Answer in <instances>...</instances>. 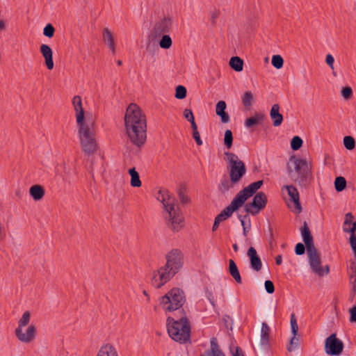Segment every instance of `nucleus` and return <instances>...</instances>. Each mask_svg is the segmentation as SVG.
I'll use <instances>...</instances> for the list:
<instances>
[{"label": "nucleus", "instance_id": "obj_63", "mask_svg": "<svg viewBox=\"0 0 356 356\" xmlns=\"http://www.w3.org/2000/svg\"><path fill=\"white\" fill-rule=\"evenodd\" d=\"M117 63H118V65H122V61L119 60H118Z\"/></svg>", "mask_w": 356, "mask_h": 356}, {"label": "nucleus", "instance_id": "obj_53", "mask_svg": "<svg viewBox=\"0 0 356 356\" xmlns=\"http://www.w3.org/2000/svg\"><path fill=\"white\" fill-rule=\"evenodd\" d=\"M350 243L351 248H356V234H355V232H352V233H350Z\"/></svg>", "mask_w": 356, "mask_h": 356}, {"label": "nucleus", "instance_id": "obj_56", "mask_svg": "<svg viewBox=\"0 0 356 356\" xmlns=\"http://www.w3.org/2000/svg\"><path fill=\"white\" fill-rule=\"evenodd\" d=\"M233 356H243L241 350L239 348H236V352L233 353Z\"/></svg>", "mask_w": 356, "mask_h": 356}, {"label": "nucleus", "instance_id": "obj_42", "mask_svg": "<svg viewBox=\"0 0 356 356\" xmlns=\"http://www.w3.org/2000/svg\"><path fill=\"white\" fill-rule=\"evenodd\" d=\"M54 31L55 29L54 26L51 24H49L44 28L43 34L46 37L52 38L54 36Z\"/></svg>", "mask_w": 356, "mask_h": 356}, {"label": "nucleus", "instance_id": "obj_43", "mask_svg": "<svg viewBox=\"0 0 356 356\" xmlns=\"http://www.w3.org/2000/svg\"><path fill=\"white\" fill-rule=\"evenodd\" d=\"M291 327L293 335H297L298 332V325L294 314H292L291 317Z\"/></svg>", "mask_w": 356, "mask_h": 356}, {"label": "nucleus", "instance_id": "obj_24", "mask_svg": "<svg viewBox=\"0 0 356 356\" xmlns=\"http://www.w3.org/2000/svg\"><path fill=\"white\" fill-rule=\"evenodd\" d=\"M227 108V104L225 101H219L216 106V115L220 118L221 122L222 123H227L229 122V116L225 112V109Z\"/></svg>", "mask_w": 356, "mask_h": 356}, {"label": "nucleus", "instance_id": "obj_61", "mask_svg": "<svg viewBox=\"0 0 356 356\" xmlns=\"http://www.w3.org/2000/svg\"><path fill=\"white\" fill-rule=\"evenodd\" d=\"M353 249V251L354 252V254H355V259H356V247L355 248H352Z\"/></svg>", "mask_w": 356, "mask_h": 356}, {"label": "nucleus", "instance_id": "obj_9", "mask_svg": "<svg viewBox=\"0 0 356 356\" xmlns=\"http://www.w3.org/2000/svg\"><path fill=\"white\" fill-rule=\"evenodd\" d=\"M225 154L231 181L234 184L238 183L246 172L245 165L234 153L226 152Z\"/></svg>", "mask_w": 356, "mask_h": 356}, {"label": "nucleus", "instance_id": "obj_41", "mask_svg": "<svg viewBox=\"0 0 356 356\" xmlns=\"http://www.w3.org/2000/svg\"><path fill=\"white\" fill-rule=\"evenodd\" d=\"M186 96V89L184 86H178L176 88L175 97L179 99H182Z\"/></svg>", "mask_w": 356, "mask_h": 356}, {"label": "nucleus", "instance_id": "obj_8", "mask_svg": "<svg viewBox=\"0 0 356 356\" xmlns=\"http://www.w3.org/2000/svg\"><path fill=\"white\" fill-rule=\"evenodd\" d=\"M185 301L184 293L179 288H172L159 300V305L165 312L179 310Z\"/></svg>", "mask_w": 356, "mask_h": 356}, {"label": "nucleus", "instance_id": "obj_21", "mask_svg": "<svg viewBox=\"0 0 356 356\" xmlns=\"http://www.w3.org/2000/svg\"><path fill=\"white\" fill-rule=\"evenodd\" d=\"M102 40L113 54L115 52V42L113 33L108 28H104L102 32Z\"/></svg>", "mask_w": 356, "mask_h": 356}, {"label": "nucleus", "instance_id": "obj_57", "mask_svg": "<svg viewBox=\"0 0 356 356\" xmlns=\"http://www.w3.org/2000/svg\"><path fill=\"white\" fill-rule=\"evenodd\" d=\"M6 29V24L3 20H0V31H3Z\"/></svg>", "mask_w": 356, "mask_h": 356}, {"label": "nucleus", "instance_id": "obj_50", "mask_svg": "<svg viewBox=\"0 0 356 356\" xmlns=\"http://www.w3.org/2000/svg\"><path fill=\"white\" fill-rule=\"evenodd\" d=\"M350 321L356 323V307H353L350 309Z\"/></svg>", "mask_w": 356, "mask_h": 356}, {"label": "nucleus", "instance_id": "obj_59", "mask_svg": "<svg viewBox=\"0 0 356 356\" xmlns=\"http://www.w3.org/2000/svg\"><path fill=\"white\" fill-rule=\"evenodd\" d=\"M239 219H240V221L241 222V225H243V227H245V222L243 220V219L242 218V216H238Z\"/></svg>", "mask_w": 356, "mask_h": 356}, {"label": "nucleus", "instance_id": "obj_27", "mask_svg": "<svg viewBox=\"0 0 356 356\" xmlns=\"http://www.w3.org/2000/svg\"><path fill=\"white\" fill-rule=\"evenodd\" d=\"M264 119V114L257 113H255L252 117L247 118L245 121V125L246 127L250 128L261 123Z\"/></svg>", "mask_w": 356, "mask_h": 356}, {"label": "nucleus", "instance_id": "obj_35", "mask_svg": "<svg viewBox=\"0 0 356 356\" xmlns=\"http://www.w3.org/2000/svg\"><path fill=\"white\" fill-rule=\"evenodd\" d=\"M271 63L276 69H280L283 67L284 59L280 55H274L272 57Z\"/></svg>", "mask_w": 356, "mask_h": 356}, {"label": "nucleus", "instance_id": "obj_14", "mask_svg": "<svg viewBox=\"0 0 356 356\" xmlns=\"http://www.w3.org/2000/svg\"><path fill=\"white\" fill-rule=\"evenodd\" d=\"M267 203V197L264 193H258L253 198L252 202L245 204V209L248 213L257 214L260 210L264 209Z\"/></svg>", "mask_w": 356, "mask_h": 356}, {"label": "nucleus", "instance_id": "obj_1", "mask_svg": "<svg viewBox=\"0 0 356 356\" xmlns=\"http://www.w3.org/2000/svg\"><path fill=\"white\" fill-rule=\"evenodd\" d=\"M126 134L130 142L137 146H142L147 138V120L145 115L136 104H131L124 115Z\"/></svg>", "mask_w": 356, "mask_h": 356}, {"label": "nucleus", "instance_id": "obj_23", "mask_svg": "<svg viewBox=\"0 0 356 356\" xmlns=\"http://www.w3.org/2000/svg\"><path fill=\"white\" fill-rule=\"evenodd\" d=\"M280 107L279 104H275L273 105L270 111V117L273 121V124L275 127H279L283 122V116L280 113Z\"/></svg>", "mask_w": 356, "mask_h": 356}, {"label": "nucleus", "instance_id": "obj_64", "mask_svg": "<svg viewBox=\"0 0 356 356\" xmlns=\"http://www.w3.org/2000/svg\"><path fill=\"white\" fill-rule=\"evenodd\" d=\"M211 305H214V303L213 301H211Z\"/></svg>", "mask_w": 356, "mask_h": 356}, {"label": "nucleus", "instance_id": "obj_46", "mask_svg": "<svg viewBox=\"0 0 356 356\" xmlns=\"http://www.w3.org/2000/svg\"><path fill=\"white\" fill-rule=\"evenodd\" d=\"M350 268L351 270V273L350 275V280H353V283H356V264L353 262L350 264Z\"/></svg>", "mask_w": 356, "mask_h": 356}, {"label": "nucleus", "instance_id": "obj_6", "mask_svg": "<svg viewBox=\"0 0 356 356\" xmlns=\"http://www.w3.org/2000/svg\"><path fill=\"white\" fill-rule=\"evenodd\" d=\"M31 313L26 311L17 322V326L15 330V334L17 339L22 343H29L32 342L37 333V328L35 325H29L31 321Z\"/></svg>", "mask_w": 356, "mask_h": 356}, {"label": "nucleus", "instance_id": "obj_7", "mask_svg": "<svg viewBox=\"0 0 356 356\" xmlns=\"http://www.w3.org/2000/svg\"><path fill=\"white\" fill-rule=\"evenodd\" d=\"M311 166L305 159L291 156L287 163V172L290 178L298 182L304 181L309 175Z\"/></svg>", "mask_w": 356, "mask_h": 356}, {"label": "nucleus", "instance_id": "obj_15", "mask_svg": "<svg viewBox=\"0 0 356 356\" xmlns=\"http://www.w3.org/2000/svg\"><path fill=\"white\" fill-rule=\"evenodd\" d=\"M343 349V342L337 338L336 334H332L325 339V350L330 355H339Z\"/></svg>", "mask_w": 356, "mask_h": 356}, {"label": "nucleus", "instance_id": "obj_12", "mask_svg": "<svg viewBox=\"0 0 356 356\" xmlns=\"http://www.w3.org/2000/svg\"><path fill=\"white\" fill-rule=\"evenodd\" d=\"M309 258V263L313 272L316 273L318 276L322 277L328 274L329 267L326 266L323 268L321 265L320 254L316 249L307 251Z\"/></svg>", "mask_w": 356, "mask_h": 356}, {"label": "nucleus", "instance_id": "obj_31", "mask_svg": "<svg viewBox=\"0 0 356 356\" xmlns=\"http://www.w3.org/2000/svg\"><path fill=\"white\" fill-rule=\"evenodd\" d=\"M229 65L235 71L241 72L243 70V60L238 56L232 57L229 60Z\"/></svg>", "mask_w": 356, "mask_h": 356}, {"label": "nucleus", "instance_id": "obj_38", "mask_svg": "<svg viewBox=\"0 0 356 356\" xmlns=\"http://www.w3.org/2000/svg\"><path fill=\"white\" fill-rule=\"evenodd\" d=\"M234 183H232L230 181L227 180V179H225L223 181H222V182L220 183V184L219 185V191L223 193L227 192L232 187V184Z\"/></svg>", "mask_w": 356, "mask_h": 356}, {"label": "nucleus", "instance_id": "obj_54", "mask_svg": "<svg viewBox=\"0 0 356 356\" xmlns=\"http://www.w3.org/2000/svg\"><path fill=\"white\" fill-rule=\"evenodd\" d=\"M191 124V128L193 129V131H197V126L195 122V119L193 120L192 121H189Z\"/></svg>", "mask_w": 356, "mask_h": 356}, {"label": "nucleus", "instance_id": "obj_19", "mask_svg": "<svg viewBox=\"0 0 356 356\" xmlns=\"http://www.w3.org/2000/svg\"><path fill=\"white\" fill-rule=\"evenodd\" d=\"M247 254L250 259L251 268L257 272L261 270L262 268V263L255 248L250 247L248 250Z\"/></svg>", "mask_w": 356, "mask_h": 356}, {"label": "nucleus", "instance_id": "obj_49", "mask_svg": "<svg viewBox=\"0 0 356 356\" xmlns=\"http://www.w3.org/2000/svg\"><path fill=\"white\" fill-rule=\"evenodd\" d=\"M179 199H180V201L183 203V204H186L189 202V198L183 192V191H179Z\"/></svg>", "mask_w": 356, "mask_h": 356}, {"label": "nucleus", "instance_id": "obj_44", "mask_svg": "<svg viewBox=\"0 0 356 356\" xmlns=\"http://www.w3.org/2000/svg\"><path fill=\"white\" fill-rule=\"evenodd\" d=\"M325 63L332 70L333 74L335 75V73L334 72V58L331 54H328L326 55Z\"/></svg>", "mask_w": 356, "mask_h": 356}, {"label": "nucleus", "instance_id": "obj_2", "mask_svg": "<svg viewBox=\"0 0 356 356\" xmlns=\"http://www.w3.org/2000/svg\"><path fill=\"white\" fill-rule=\"evenodd\" d=\"M156 198L163 206L164 218L168 227L173 232H179L184 227V217L179 207L175 205V197L168 190L161 189Z\"/></svg>", "mask_w": 356, "mask_h": 356}, {"label": "nucleus", "instance_id": "obj_17", "mask_svg": "<svg viewBox=\"0 0 356 356\" xmlns=\"http://www.w3.org/2000/svg\"><path fill=\"white\" fill-rule=\"evenodd\" d=\"M75 112L76 121L77 124L86 122L84 121V110L82 104V99L79 95H76L72 101Z\"/></svg>", "mask_w": 356, "mask_h": 356}, {"label": "nucleus", "instance_id": "obj_29", "mask_svg": "<svg viewBox=\"0 0 356 356\" xmlns=\"http://www.w3.org/2000/svg\"><path fill=\"white\" fill-rule=\"evenodd\" d=\"M229 272L231 276L238 284H241L242 282L241 277L239 273L238 267L232 259H229Z\"/></svg>", "mask_w": 356, "mask_h": 356}, {"label": "nucleus", "instance_id": "obj_48", "mask_svg": "<svg viewBox=\"0 0 356 356\" xmlns=\"http://www.w3.org/2000/svg\"><path fill=\"white\" fill-rule=\"evenodd\" d=\"M184 116L188 121H192L193 120L195 119L192 111L188 108H186L184 111Z\"/></svg>", "mask_w": 356, "mask_h": 356}, {"label": "nucleus", "instance_id": "obj_60", "mask_svg": "<svg viewBox=\"0 0 356 356\" xmlns=\"http://www.w3.org/2000/svg\"><path fill=\"white\" fill-rule=\"evenodd\" d=\"M233 249H234V250L235 252H237V251L238 250V245H237V244H236V243H234V244L233 245Z\"/></svg>", "mask_w": 356, "mask_h": 356}, {"label": "nucleus", "instance_id": "obj_51", "mask_svg": "<svg viewBox=\"0 0 356 356\" xmlns=\"http://www.w3.org/2000/svg\"><path fill=\"white\" fill-rule=\"evenodd\" d=\"M193 137L198 145H201L202 144L198 131H193Z\"/></svg>", "mask_w": 356, "mask_h": 356}, {"label": "nucleus", "instance_id": "obj_36", "mask_svg": "<svg viewBox=\"0 0 356 356\" xmlns=\"http://www.w3.org/2000/svg\"><path fill=\"white\" fill-rule=\"evenodd\" d=\"M233 136L230 130H226L225 132L224 144L227 149H230L232 146Z\"/></svg>", "mask_w": 356, "mask_h": 356}, {"label": "nucleus", "instance_id": "obj_30", "mask_svg": "<svg viewBox=\"0 0 356 356\" xmlns=\"http://www.w3.org/2000/svg\"><path fill=\"white\" fill-rule=\"evenodd\" d=\"M129 174L131 176L130 184L132 187H140L141 181L140 179L139 174L136 170L135 168L129 170Z\"/></svg>", "mask_w": 356, "mask_h": 356}, {"label": "nucleus", "instance_id": "obj_39", "mask_svg": "<svg viewBox=\"0 0 356 356\" xmlns=\"http://www.w3.org/2000/svg\"><path fill=\"white\" fill-rule=\"evenodd\" d=\"M341 95L345 100L351 99L353 97V90L351 87H343L341 90Z\"/></svg>", "mask_w": 356, "mask_h": 356}, {"label": "nucleus", "instance_id": "obj_33", "mask_svg": "<svg viewBox=\"0 0 356 356\" xmlns=\"http://www.w3.org/2000/svg\"><path fill=\"white\" fill-rule=\"evenodd\" d=\"M253 101V95L250 91H246L242 97V102L245 107L250 108Z\"/></svg>", "mask_w": 356, "mask_h": 356}, {"label": "nucleus", "instance_id": "obj_45", "mask_svg": "<svg viewBox=\"0 0 356 356\" xmlns=\"http://www.w3.org/2000/svg\"><path fill=\"white\" fill-rule=\"evenodd\" d=\"M265 289L268 293H273L275 291L273 283L270 280H266L264 283Z\"/></svg>", "mask_w": 356, "mask_h": 356}, {"label": "nucleus", "instance_id": "obj_62", "mask_svg": "<svg viewBox=\"0 0 356 356\" xmlns=\"http://www.w3.org/2000/svg\"><path fill=\"white\" fill-rule=\"evenodd\" d=\"M243 234L244 235H246L247 234V229H246V227H243Z\"/></svg>", "mask_w": 356, "mask_h": 356}, {"label": "nucleus", "instance_id": "obj_5", "mask_svg": "<svg viewBox=\"0 0 356 356\" xmlns=\"http://www.w3.org/2000/svg\"><path fill=\"white\" fill-rule=\"evenodd\" d=\"M77 125L82 151L88 156L93 155L98 149L94 123L86 122Z\"/></svg>", "mask_w": 356, "mask_h": 356}, {"label": "nucleus", "instance_id": "obj_4", "mask_svg": "<svg viewBox=\"0 0 356 356\" xmlns=\"http://www.w3.org/2000/svg\"><path fill=\"white\" fill-rule=\"evenodd\" d=\"M166 325L169 336L174 341L183 343L189 340L191 327L185 315L178 319L168 316Z\"/></svg>", "mask_w": 356, "mask_h": 356}, {"label": "nucleus", "instance_id": "obj_13", "mask_svg": "<svg viewBox=\"0 0 356 356\" xmlns=\"http://www.w3.org/2000/svg\"><path fill=\"white\" fill-rule=\"evenodd\" d=\"M171 26V18L165 17L161 19L154 24L149 33V38L151 40H156L158 38H160L162 35L166 34L170 31Z\"/></svg>", "mask_w": 356, "mask_h": 356}, {"label": "nucleus", "instance_id": "obj_28", "mask_svg": "<svg viewBox=\"0 0 356 356\" xmlns=\"http://www.w3.org/2000/svg\"><path fill=\"white\" fill-rule=\"evenodd\" d=\"M97 356H118V355L113 346L110 344H106L99 348Z\"/></svg>", "mask_w": 356, "mask_h": 356}, {"label": "nucleus", "instance_id": "obj_32", "mask_svg": "<svg viewBox=\"0 0 356 356\" xmlns=\"http://www.w3.org/2000/svg\"><path fill=\"white\" fill-rule=\"evenodd\" d=\"M159 41V46L161 49H168L172 44V40L169 35L164 34Z\"/></svg>", "mask_w": 356, "mask_h": 356}, {"label": "nucleus", "instance_id": "obj_55", "mask_svg": "<svg viewBox=\"0 0 356 356\" xmlns=\"http://www.w3.org/2000/svg\"><path fill=\"white\" fill-rule=\"evenodd\" d=\"M282 259L281 255H277L275 257V263L277 265H280L282 264Z\"/></svg>", "mask_w": 356, "mask_h": 356}, {"label": "nucleus", "instance_id": "obj_52", "mask_svg": "<svg viewBox=\"0 0 356 356\" xmlns=\"http://www.w3.org/2000/svg\"><path fill=\"white\" fill-rule=\"evenodd\" d=\"M298 343V339L296 337V335H293L290 340V346L288 347V350L291 351L293 350V346L297 345Z\"/></svg>", "mask_w": 356, "mask_h": 356}, {"label": "nucleus", "instance_id": "obj_58", "mask_svg": "<svg viewBox=\"0 0 356 356\" xmlns=\"http://www.w3.org/2000/svg\"><path fill=\"white\" fill-rule=\"evenodd\" d=\"M143 294L145 295V296L147 297V300L149 302L150 298H149V296L148 295V293H147L146 291H143Z\"/></svg>", "mask_w": 356, "mask_h": 356}, {"label": "nucleus", "instance_id": "obj_25", "mask_svg": "<svg viewBox=\"0 0 356 356\" xmlns=\"http://www.w3.org/2000/svg\"><path fill=\"white\" fill-rule=\"evenodd\" d=\"M29 194L35 201H39L43 198L45 191L42 186L35 184L29 188Z\"/></svg>", "mask_w": 356, "mask_h": 356}, {"label": "nucleus", "instance_id": "obj_20", "mask_svg": "<svg viewBox=\"0 0 356 356\" xmlns=\"http://www.w3.org/2000/svg\"><path fill=\"white\" fill-rule=\"evenodd\" d=\"M40 53L45 60V65L48 70L54 68L53 52L50 47L47 44H42L40 47Z\"/></svg>", "mask_w": 356, "mask_h": 356}, {"label": "nucleus", "instance_id": "obj_34", "mask_svg": "<svg viewBox=\"0 0 356 356\" xmlns=\"http://www.w3.org/2000/svg\"><path fill=\"white\" fill-rule=\"evenodd\" d=\"M346 186V181L343 177H338L334 181V187L336 191L340 192L345 189Z\"/></svg>", "mask_w": 356, "mask_h": 356}, {"label": "nucleus", "instance_id": "obj_37", "mask_svg": "<svg viewBox=\"0 0 356 356\" xmlns=\"http://www.w3.org/2000/svg\"><path fill=\"white\" fill-rule=\"evenodd\" d=\"M343 145L348 150H352L355 147V139L352 136H345L343 138Z\"/></svg>", "mask_w": 356, "mask_h": 356}, {"label": "nucleus", "instance_id": "obj_47", "mask_svg": "<svg viewBox=\"0 0 356 356\" xmlns=\"http://www.w3.org/2000/svg\"><path fill=\"white\" fill-rule=\"evenodd\" d=\"M305 247L302 243H299L296 245L295 252L298 255H301L304 254L305 251Z\"/></svg>", "mask_w": 356, "mask_h": 356}, {"label": "nucleus", "instance_id": "obj_26", "mask_svg": "<svg viewBox=\"0 0 356 356\" xmlns=\"http://www.w3.org/2000/svg\"><path fill=\"white\" fill-rule=\"evenodd\" d=\"M270 327L265 322L262 323L259 343L261 346H267L269 343Z\"/></svg>", "mask_w": 356, "mask_h": 356}, {"label": "nucleus", "instance_id": "obj_40", "mask_svg": "<svg viewBox=\"0 0 356 356\" xmlns=\"http://www.w3.org/2000/svg\"><path fill=\"white\" fill-rule=\"evenodd\" d=\"M302 145V140L299 136H294L291 141V147L293 150L299 149Z\"/></svg>", "mask_w": 356, "mask_h": 356}, {"label": "nucleus", "instance_id": "obj_11", "mask_svg": "<svg viewBox=\"0 0 356 356\" xmlns=\"http://www.w3.org/2000/svg\"><path fill=\"white\" fill-rule=\"evenodd\" d=\"M175 275L170 273L164 266L152 271L150 282L156 289H160L168 282Z\"/></svg>", "mask_w": 356, "mask_h": 356}, {"label": "nucleus", "instance_id": "obj_10", "mask_svg": "<svg viewBox=\"0 0 356 356\" xmlns=\"http://www.w3.org/2000/svg\"><path fill=\"white\" fill-rule=\"evenodd\" d=\"M166 263L164 266L175 275L184 265V254L178 249H172L165 254Z\"/></svg>", "mask_w": 356, "mask_h": 356}, {"label": "nucleus", "instance_id": "obj_22", "mask_svg": "<svg viewBox=\"0 0 356 356\" xmlns=\"http://www.w3.org/2000/svg\"><path fill=\"white\" fill-rule=\"evenodd\" d=\"M354 216L351 213H347L344 217L343 224V231L346 233L355 232L356 220H354Z\"/></svg>", "mask_w": 356, "mask_h": 356}, {"label": "nucleus", "instance_id": "obj_18", "mask_svg": "<svg viewBox=\"0 0 356 356\" xmlns=\"http://www.w3.org/2000/svg\"><path fill=\"white\" fill-rule=\"evenodd\" d=\"M300 232L302 240L305 243L307 251H311L312 250L316 249L314 245L313 237L311 234V232L307 222H304L303 226L300 229Z\"/></svg>", "mask_w": 356, "mask_h": 356}, {"label": "nucleus", "instance_id": "obj_16", "mask_svg": "<svg viewBox=\"0 0 356 356\" xmlns=\"http://www.w3.org/2000/svg\"><path fill=\"white\" fill-rule=\"evenodd\" d=\"M289 199L287 202L288 207L295 213H300L302 208L300 203L299 193L296 188L293 186H285Z\"/></svg>", "mask_w": 356, "mask_h": 356}, {"label": "nucleus", "instance_id": "obj_3", "mask_svg": "<svg viewBox=\"0 0 356 356\" xmlns=\"http://www.w3.org/2000/svg\"><path fill=\"white\" fill-rule=\"evenodd\" d=\"M262 185L263 181L259 180L250 184L249 186L240 191L230 204L216 217L212 228L213 231L217 229L221 222L231 217L234 212L241 208L246 200L252 197Z\"/></svg>", "mask_w": 356, "mask_h": 356}]
</instances>
